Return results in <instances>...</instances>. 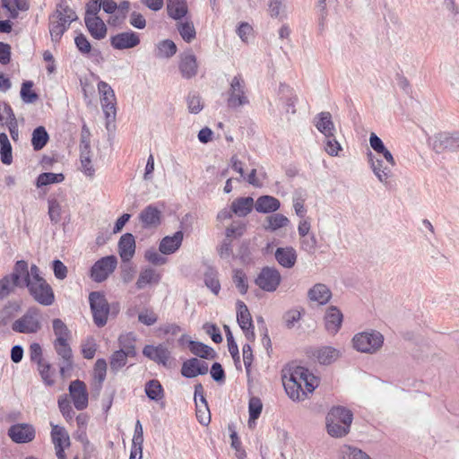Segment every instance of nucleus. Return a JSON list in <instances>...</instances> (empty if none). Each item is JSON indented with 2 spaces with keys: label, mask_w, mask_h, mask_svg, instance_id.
<instances>
[{
  "label": "nucleus",
  "mask_w": 459,
  "mask_h": 459,
  "mask_svg": "<svg viewBox=\"0 0 459 459\" xmlns=\"http://www.w3.org/2000/svg\"><path fill=\"white\" fill-rule=\"evenodd\" d=\"M288 396L293 401H303L307 394H311L319 384V379L304 367H297L282 379Z\"/></svg>",
  "instance_id": "obj_1"
},
{
  "label": "nucleus",
  "mask_w": 459,
  "mask_h": 459,
  "mask_svg": "<svg viewBox=\"0 0 459 459\" xmlns=\"http://www.w3.org/2000/svg\"><path fill=\"white\" fill-rule=\"evenodd\" d=\"M352 419L350 410L342 406L332 408L326 416L328 434L334 437L345 436L350 430Z\"/></svg>",
  "instance_id": "obj_2"
},
{
  "label": "nucleus",
  "mask_w": 459,
  "mask_h": 459,
  "mask_svg": "<svg viewBox=\"0 0 459 459\" xmlns=\"http://www.w3.org/2000/svg\"><path fill=\"white\" fill-rule=\"evenodd\" d=\"M42 328V313L39 308L30 307L20 318L12 324V330L19 333H36Z\"/></svg>",
  "instance_id": "obj_3"
},
{
  "label": "nucleus",
  "mask_w": 459,
  "mask_h": 459,
  "mask_svg": "<svg viewBox=\"0 0 459 459\" xmlns=\"http://www.w3.org/2000/svg\"><path fill=\"white\" fill-rule=\"evenodd\" d=\"M226 96L227 106L230 108L237 109L249 104L247 84L240 74L231 78Z\"/></svg>",
  "instance_id": "obj_4"
},
{
  "label": "nucleus",
  "mask_w": 459,
  "mask_h": 459,
  "mask_svg": "<svg viewBox=\"0 0 459 459\" xmlns=\"http://www.w3.org/2000/svg\"><path fill=\"white\" fill-rule=\"evenodd\" d=\"M383 334L376 330L359 333L352 339L354 349L363 353H376L383 346Z\"/></svg>",
  "instance_id": "obj_5"
},
{
  "label": "nucleus",
  "mask_w": 459,
  "mask_h": 459,
  "mask_svg": "<svg viewBox=\"0 0 459 459\" xmlns=\"http://www.w3.org/2000/svg\"><path fill=\"white\" fill-rule=\"evenodd\" d=\"M89 302L94 324L99 327L104 326L108 322L110 310L105 295L100 291H92L89 295Z\"/></svg>",
  "instance_id": "obj_6"
},
{
  "label": "nucleus",
  "mask_w": 459,
  "mask_h": 459,
  "mask_svg": "<svg viewBox=\"0 0 459 459\" xmlns=\"http://www.w3.org/2000/svg\"><path fill=\"white\" fill-rule=\"evenodd\" d=\"M33 299L42 306H51L55 302V293L45 279L29 282L26 286Z\"/></svg>",
  "instance_id": "obj_7"
},
{
  "label": "nucleus",
  "mask_w": 459,
  "mask_h": 459,
  "mask_svg": "<svg viewBox=\"0 0 459 459\" xmlns=\"http://www.w3.org/2000/svg\"><path fill=\"white\" fill-rule=\"evenodd\" d=\"M281 282V275L275 267L264 266L255 279V283L264 291H275Z\"/></svg>",
  "instance_id": "obj_8"
},
{
  "label": "nucleus",
  "mask_w": 459,
  "mask_h": 459,
  "mask_svg": "<svg viewBox=\"0 0 459 459\" xmlns=\"http://www.w3.org/2000/svg\"><path fill=\"white\" fill-rule=\"evenodd\" d=\"M367 156L375 176L382 184L387 186L389 179L393 176L392 169L395 166V160H394V163L388 162L386 160H382L377 155L373 154L370 151H368Z\"/></svg>",
  "instance_id": "obj_9"
},
{
  "label": "nucleus",
  "mask_w": 459,
  "mask_h": 459,
  "mask_svg": "<svg viewBox=\"0 0 459 459\" xmlns=\"http://www.w3.org/2000/svg\"><path fill=\"white\" fill-rule=\"evenodd\" d=\"M98 91L106 118L108 121L115 120L117 115V100L113 89L106 82L100 81L98 83Z\"/></svg>",
  "instance_id": "obj_10"
},
{
  "label": "nucleus",
  "mask_w": 459,
  "mask_h": 459,
  "mask_svg": "<svg viewBox=\"0 0 459 459\" xmlns=\"http://www.w3.org/2000/svg\"><path fill=\"white\" fill-rule=\"evenodd\" d=\"M117 265L115 255H108L98 260L91 269V277L96 282H102L111 274Z\"/></svg>",
  "instance_id": "obj_11"
},
{
  "label": "nucleus",
  "mask_w": 459,
  "mask_h": 459,
  "mask_svg": "<svg viewBox=\"0 0 459 459\" xmlns=\"http://www.w3.org/2000/svg\"><path fill=\"white\" fill-rule=\"evenodd\" d=\"M54 349L59 359V371L62 377H66V373L73 368L74 358L73 351L67 341L55 340Z\"/></svg>",
  "instance_id": "obj_12"
},
{
  "label": "nucleus",
  "mask_w": 459,
  "mask_h": 459,
  "mask_svg": "<svg viewBox=\"0 0 459 459\" xmlns=\"http://www.w3.org/2000/svg\"><path fill=\"white\" fill-rule=\"evenodd\" d=\"M432 147L437 153H442L446 151L455 152L458 150L459 132H443L436 134L432 141Z\"/></svg>",
  "instance_id": "obj_13"
},
{
  "label": "nucleus",
  "mask_w": 459,
  "mask_h": 459,
  "mask_svg": "<svg viewBox=\"0 0 459 459\" xmlns=\"http://www.w3.org/2000/svg\"><path fill=\"white\" fill-rule=\"evenodd\" d=\"M140 41L139 34L132 30L120 32L110 38L111 47L117 50L135 48Z\"/></svg>",
  "instance_id": "obj_14"
},
{
  "label": "nucleus",
  "mask_w": 459,
  "mask_h": 459,
  "mask_svg": "<svg viewBox=\"0 0 459 459\" xmlns=\"http://www.w3.org/2000/svg\"><path fill=\"white\" fill-rule=\"evenodd\" d=\"M8 436L17 444L29 443L35 438V429L30 424L18 423L10 427Z\"/></svg>",
  "instance_id": "obj_15"
},
{
  "label": "nucleus",
  "mask_w": 459,
  "mask_h": 459,
  "mask_svg": "<svg viewBox=\"0 0 459 459\" xmlns=\"http://www.w3.org/2000/svg\"><path fill=\"white\" fill-rule=\"evenodd\" d=\"M178 69L185 79H191L197 74V60L192 50L185 51L179 56Z\"/></svg>",
  "instance_id": "obj_16"
},
{
  "label": "nucleus",
  "mask_w": 459,
  "mask_h": 459,
  "mask_svg": "<svg viewBox=\"0 0 459 459\" xmlns=\"http://www.w3.org/2000/svg\"><path fill=\"white\" fill-rule=\"evenodd\" d=\"M70 395L77 410H83L88 405V394L85 384L81 380H74L69 385Z\"/></svg>",
  "instance_id": "obj_17"
},
{
  "label": "nucleus",
  "mask_w": 459,
  "mask_h": 459,
  "mask_svg": "<svg viewBox=\"0 0 459 459\" xmlns=\"http://www.w3.org/2000/svg\"><path fill=\"white\" fill-rule=\"evenodd\" d=\"M143 354L158 364L164 367L169 366L170 351L162 344L158 346L146 345L143 350Z\"/></svg>",
  "instance_id": "obj_18"
},
{
  "label": "nucleus",
  "mask_w": 459,
  "mask_h": 459,
  "mask_svg": "<svg viewBox=\"0 0 459 459\" xmlns=\"http://www.w3.org/2000/svg\"><path fill=\"white\" fill-rule=\"evenodd\" d=\"M208 372V364L196 358L189 359L183 362L181 374L186 378H193L198 375H205Z\"/></svg>",
  "instance_id": "obj_19"
},
{
  "label": "nucleus",
  "mask_w": 459,
  "mask_h": 459,
  "mask_svg": "<svg viewBox=\"0 0 459 459\" xmlns=\"http://www.w3.org/2000/svg\"><path fill=\"white\" fill-rule=\"evenodd\" d=\"M9 277L13 287H26L28 277V263L24 260H19L15 263L12 273L6 275Z\"/></svg>",
  "instance_id": "obj_20"
},
{
  "label": "nucleus",
  "mask_w": 459,
  "mask_h": 459,
  "mask_svg": "<svg viewBox=\"0 0 459 459\" xmlns=\"http://www.w3.org/2000/svg\"><path fill=\"white\" fill-rule=\"evenodd\" d=\"M342 313L334 306L327 308L325 315V325L326 331L331 334H335L341 328L342 323Z\"/></svg>",
  "instance_id": "obj_21"
},
{
  "label": "nucleus",
  "mask_w": 459,
  "mask_h": 459,
  "mask_svg": "<svg viewBox=\"0 0 459 459\" xmlns=\"http://www.w3.org/2000/svg\"><path fill=\"white\" fill-rule=\"evenodd\" d=\"M274 257L281 266L290 269L295 265L298 255L294 247H285L276 248Z\"/></svg>",
  "instance_id": "obj_22"
},
{
  "label": "nucleus",
  "mask_w": 459,
  "mask_h": 459,
  "mask_svg": "<svg viewBox=\"0 0 459 459\" xmlns=\"http://www.w3.org/2000/svg\"><path fill=\"white\" fill-rule=\"evenodd\" d=\"M119 255L124 263L129 262L135 252V240L131 233L121 236L118 241Z\"/></svg>",
  "instance_id": "obj_23"
},
{
  "label": "nucleus",
  "mask_w": 459,
  "mask_h": 459,
  "mask_svg": "<svg viewBox=\"0 0 459 459\" xmlns=\"http://www.w3.org/2000/svg\"><path fill=\"white\" fill-rule=\"evenodd\" d=\"M161 212L152 204L146 206L139 214L143 228H155L160 223Z\"/></svg>",
  "instance_id": "obj_24"
},
{
  "label": "nucleus",
  "mask_w": 459,
  "mask_h": 459,
  "mask_svg": "<svg viewBox=\"0 0 459 459\" xmlns=\"http://www.w3.org/2000/svg\"><path fill=\"white\" fill-rule=\"evenodd\" d=\"M183 238L184 234L181 230L175 232L173 236L164 237L160 243V252L162 255H170L175 253L180 247Z\"/></svg>",
  "instance_id": "obj_25"
},
{
  "label": "nucleus",
  "mask_w": 459,
  "mask_h": 459,
  "mask_svg": "<svg viewBox=\"0 0 459 459\" xmlns=\"http://www.w3.org/2000/svg\"><path fill=\"white\" fill-rule=\"evenodd\" d=\"M85 26L91 36L98 40L103 39L107 36V26L100 17H84Z\"/></svg>",
  "instance_id": "obj_26"
},
{
  "label": "nucleus",
  "mask_w": 459,
  "mask_h": 459,
  "mask_svg": "<svg viewBox=\"0 0 459 459\" xmlns=\"http://www.w3.org/2000/svg\"><path fill=\"white\" fill-rule=\"evenodd\" d=\"M307 297L311 301L325 305L332 298V291L325 284L316 283L308 290Z\"/></svg>",
  "instance_id": "obj_27"
},
{
  "label": "nucleus",
  "mask_w": 459,
  "mask_h": 459,
  "mask_svg": "<svg viewBox=\"0 0 459 459\" xmlns=\"http://www.w3.org/2000/svg\"><path fill=\"white\" fill-rule=\"evenodd\" d=\"M315 126L325 136H333V134L335 133V126L330 112L319 113L315 118Z\"/></svg>",
  "instance_id": "obj_28"
},
{
  "label": "nucleus",
  "mask_w": 459,
  "mask_h": 459,
  "mask_svg": "<svg viewBox=\"0 0 459 459\" xmlns=\"http://www.w3.org/2000/svg\"><path fill=\"white\" fill-rule=\"evenodd\" d=\"M255 210L258 212L269 213L277 211L280 208V201L271 195H263L254 202Z\"/></svg>",
  "instance_id": "obj_29"
},
{
  "label": "nucleus",
  "mask_w": 459,
  "mask_h": 459,
  "mask_svg": "<svg viewBox=\"0 0 459 459\" xmlns=\"http://www.w3.org/2000/svg\"><path fill=\"white\" fill-rule=\"evenodd\" d=\"M230 206L234 214L238 217H245L252 212L255 206L254 199L250 196L238 197L231 203Z\"/></svg>",
  "instance_id": "obj_30"
},
{
  "label": "nucleus",
  "mask_w": 459,
  "mask_h": 459,
  "mask_svg": "<svg viewBox=\"0 0 459 459\" xmlns=\"http://www.w3.org/2000/svg\"><path fill=\"white\" fill-rule=\"evenodd\" d=\"M69 27L70 25L62 18H56L53 14L49 16V33L52 41L58 42Z\"/></svg>",
  "instance_id": "obj_31"
},
{
  "label": "nucleus",
  "mask_w": 459,
  "mask_h": 459,
  "mask_svg": "<svg viewBox=\"0 0 459 459\" xmlns=\"http://www.w3.org/2000/svg\"><path fill=\"white\" fill-rule=\"evenodd\" d=\"M168 15L174 20H180L187 13L186 0H167Z\"/></svg>",
  "instance_id": "obj_32"
},
{
  "label": "nucleus",
  "mask_w": 459,
  "mask_h": 459,
  "mask_svg": "<svg viewBox=\"0 0 459 459\" xmlns=\"http://www.w3.org/2000/svg\"><path fill=\"white\" fill-rule=\"evenodd\" d=\"M160 280V274L153 268H144L140 272L139 277L136 281V288L138 290H143L148 284L158 283Z\"/></svg>",
  "instance_id": "obj_33"
},
{
  "label": "nucleus",
  "mask_w": 459,
  "mask_h": 459,
  "mask_svg": "<svg viewBox=\"0 0 459 459\" xmlns=\"http://www.w3.org/2000/svg\"><path fill=\"white\" fill-rule=\"evenodd\" d=\"M279 94L281 95V99L285 103L286 112L295 114V105L298 100V98L294 94L293 90L290 89L288 85L281 83L279 87Z\"/></svg>",
  "instance_id": "obj_34"
},
{
  "label": "nucleus",
  "mask_w": 459,
  "mask_h": 459,
  "mask_svg": "<svg viewBox=\"0 0 459 459\" xmlns=\"http://www.w3.org/2000/svg\"><path fill=\"white\" fill-rule=\"evenodd\" d=\"M369 143L371 148L377 152L376 155H382L388 162L394 163L392 153L385 148L383 141L375 133H371Z\"/></svg>",
  "instance_id": "obj_35"
},
{
  "label": "nucleus",
  "mask_w": 459,
  "mask_h": 459,
  "mask_svg": "<svg viewBox=\"0 0 459 459\" xmlns=\"http://www.w3.org/2000/svg\"><path fill=\"white\" fill-rule=\"evenodd\" d=\"M53 15L56 18H62L69 25L78 18L76 13L65 2H61L56 5V10Z\"/></svg>",
  "instance_id": "obj_36"
},
{
  "label": "nucleus",
  "mask_w": 459,
  "mask_h": 459,
  "mask_svg": "<svg viewBox=\"0 0 459 459\" xmlns=\"http://www.w3.org/2000/svg\"><path fill=\"white\" fill-rule=\"evenodd\" d=\"M188 348L194 355L198 356L200 358L212 359L215 356L212 348L200 342L189 341Z\"/></svg>",
  "instance_id": "obj_37"
},
{
  "label": "nucleus",
  "mask_w": 459,
  "mask_h": 459,
  "mask_svg": "<svg viewBox=\"0 0 459 459\" xmlns=\"http://www.w3.org/2000/svg\"><path fill=\"white\" fill-rule=\"evenodd\" d=\"M320 364L329 365L339 358V351L333 347H323L315 355Z\"/></svg>",
  "instance_id": "obj_38"
},
{
  "label": "nucleus",
  "mask_w": 459,
  "mask_h": 459,
  "mask_svg": "<svg viewBox=\"0 0 459 459\" xmlns=\"http://www.w3.org/2000/svg\"><path fill=\"white\" fill-rule=\"evenodd\" d=\"M0 159L5 165L13 162L12 145L5 133L0 134Z\"/></svg>",
  "instance_id": "obj_39"
},
{
  "label": "nucleus",
  "mask_w": 459,
  "mask_h": 459,
  "mask_svg": "<svg viewBox=\"0 0 459 459\" xmlns=\"http://www.w3.org/2000/svg\"><path fill=\"white\" fill-rule=\"evenodd\" d=\"M237 320L241 329L253 325V321L249 310L243 301L237 302Z\"/></svg>",
  "instance_id": "obj_40"
},
{
  "label": "nucleus",
  "mask_w": 459,
  "mask_h": 459,
  "mask_svg": "<svg viewBox=\"0 0 459 459\" xmlns=\"http://www.w3.org/2000/svg\"><path fill=\"white\" fill-rule=\"evenodd\" d=\"M204 283L211 291L218 295L221 290V283L218 279V272L212 267H208L204 273Z\"/></svg>",
  "instance_id": "obj_41"
},
{
  "label": "nucleus",
  "mask_w": 459,
  "mask_h": 459,
  "mask_svg": "<svg viewBox=\"0 0 459 459\" xmlns=\"http://www.w3.org/2000/svg\"><path fill=\"white\" fill-rule=\"evenodd\" d=\"M52 426L51 437L52 441L55 446H70V438L63 427H59L57 425Z\"/></svg>",
  "instance_id": "obj_42"
},
{
  "label": "nucleus",
  "mask_w": 459,
  "mask_h": 459,
  "mask_svg": "<svg viewBox=\"0 0 459 459\" xmlns=\"http://www.w3.org/2000/svg\"><path fill=\"white\" fill-rule=\"evenodd\" d=\"M49 139L48 134L45 127L38 126L32 132L31 144L35 151H39L45 147Z\"/></svg>",
  "instance_id": "obj_43"
},
{
  "label": "nucleus",
  "mask_w": 459,
  "mask_h": 459,
  "mask_svg": "<svg viewBox=\"0 0 459 459\" xmlns=\"http://www.w3.org/2000/svg\"><path fill=\"white\" fill-rule=\"evenodd\" d=\"M177 52L176 44L170 39H164L159 42L157 45V57L169 58L173 56Z\"/></svg>",
  "instance_id": "obj_44"
},
{
  "label": "nucleus",
  "mask_w": 459,
  "mask_h": 459,
  "mask_svg": "<svg viewBox=\"0 0 459 459\" xmlns=\"http://www.w3.org/2000/svg\"><path fill=\"white\" fill-rule=\"evenodd\" d=\"M134 341L135 340L132 333L120 335L118 338V342L120 346L119 351H123L130 357H134L136 355Z\"/></svg>",
  "instance_id": "obj_45"
},
{
  "label": "nucleus",
  "mask_w": 459,
  "mask_h": 459,
  "mask_svg": "<svg viewBox=\"0 0 459 459\" xmlns=\"http://www.w3.org/2000/svg\"><path fill=\"white\" fill-rule=\"evenodd\" d=\"M145 394L149 399L158 401L163 397V388L158 380L152 379L146 383Z\"/></svg>",
  "instance_id": "obj_46"
},
{
  "label": "nucleus",
  "mask_w": 459,
  "mask_h": 459,
  "mask_svg": "<svg viewBox=\"0 0 459 459\" xmlns=\"http://www.w3.org/2000/svg\"><path fill=\"white\" fill-rule=\"evenodd\" d=\"M177 27L180 36L186 42L190 43L195 39L196 31L192 22H179Z\"/></svg>",
  "instance_id": "obj_47"
},
{
  "label": "nucleus",
  "mask_w": 459,
  "mask_h": 459,
  "mask_svg": "<svg viewBox=\"0 0 459 459\" xmlns=\"http://www.w3.org/2000/svg\"><path fill=\"white\" fill-rule=\"evenodd\" d=\"M64 179L65 176L62 173H41L37 178V186L41 187L54 183H60L64 181Z\"/></svg>",
  "instance_id": "obj_48"
},
{
  "label": "nucleus",
  "mask_w": 459,
  "mask_h": 459,
  "mask_svg": "<svg viewBox=\"0 0 459 459\" xmlns=\"http://www.w3.org/2000/svg\"><path fill=\"white\" fill-rule=\"evenodd\" d=\"M38 370L39 375L43 380V382L48 385L52 386L55 384L54 374L55 370L52 369V367L49 363L44 361L38 365Z\"/></svg>",
  "instance_id": "obj_49"
},
{
  "label": "nucleus",
  "mask_w": 459,
  "mask_h": 459,
  "mask_svg": "<svg viewBox=\"0 0 459 459\" xmlns=\"http://www.w3.org/2000/svg\"><path fill=\"white\" fill-rule=\"evenodd\" d=\"M130 357L123 351H116L110 357V368L113 372H117L122 368L127 361V358Z\"/></svg>",
  "instance_id": "obj_50"
},
{
  "label": "nucleus",
  "mask_w": 459,
  "mask_h": 459,
  "mask_svg": "<svg viewBox=\"0 0 459 459\" xmlns=\"http://www.w3.org/2000/svg\"><path fill=\"white\" fill-rule=\"evenodd\" d=\"M233 281L241 294H246L248 290L247 275L241 269L233 270Z\"/></svg>",
  "instance_id": "obj_51"
},
{
  "label": "nucleus",
  "mask_w": 459,
  "mask_h": 459,
  "mask_svg": "<svg viewBox=\"0 0 459 459\" xmlns=\"http://www.w3.org/2000/svg\"><path fill=\"white\" fill-rule=\"evenodd\" d=\"M11 2L12 0H2V5L4 8L10 12L11 17L13 19H15L18 16L17 10L26 11L29 9V4L27 0H13L16 8L12 7Z\"/></svg>",
  "instance_id": "obj_52"
},
{
  "label": "nucleus",
  "mask_w": 459,
  "mask_h": 459,
  "mask_svg": "<svg viewBox=\"0 0 459 459\" xmlns=\"http://www.w3.org/2000/svg\"><path fill=\"white\" fill-rule=\"evenodd\" d=\"M33 82L30 81H26L22 83L21 89V98L25 103H34L39 96L36 92L32 91Z\"/></svg>",
  "instance_id": "obj_53"
},
{
  "label": "nucleus",
  "mask_w": 459,
  "mask_h": 459,
  "mask_svg": "<svg viewBox=\"0 0 459 459\" xmlns=\"http://www.w3.org/2000/svg\"><path fill=\"white\" fill-rule=\"evenodd\" d=\"M91 151L80 152L81 169L88 177H93L95 169L91 163Z\"/></svg>",
  "instance_id": "obj_54"
},
{
  "label": "nucleus",
  "mask_w": 459,
  "mask_h": 459,
  "mask_svg": "<svg viewBox=\"0 0 459 459\" xmlns=\"http://www.w3.org/2000/svg\"><path fill=\"white\" fill-rule=\"evenodd\" d=\"M107 362L104 359H99L95 362L93 368L94 380L98 382L99 386L101 387L102 383L106 378Z\"/></svg>",
  "instance_id": "obj_55"
},
{
  "label": "nucleus",
  "mask_w": 459,
  "mask_h": 459,
  "mask_svg": "<svg viewBox=\"0 0 459 459\" xmlns=\"http://www.w3.org/2000/svg\"><path fill=\"white\" fill-rule=\"evenodd\" d=\"M52 324L54 333L56 336V340L67 341L70 331L66 325L59 318L54 319Z\"/></svg>",
  "instance_id": "obj_56"
},
{
  "label": "nucleus",
  "mask_w": 459,
  "mask_h": 459,
  "mask_svg": "<svg viewBox=\"0 0 459 459\" xmlns=\"http://www.w3.org/2000/svg\"><path fill=\"white\" fill-rule=\"evenodd\" d=\"M342 454L343 459H371L370 456L362 450L351 446H343Z\"/></svg>",
  "instance_id": "obj_57"
},
{
  "label": "nucleus",
  "mask_w": 459,
  "mask_h": 459,
  "mask_svg": "<svg viewBox=\"0 0 459 459\" xmlns=\"http://www.w3.org/2000/svg\"><path fill=\"white\" fill-rule=\"evenodd\" d=\"M225 333H226V338L228 342V349L232 356L235 362H238L239 360V352L238 345L234 340L233 334L228 325H224Z\"/></svg>",
  "instance_id": "obj_58"
},
{
  "label": "nucleus",
  "mask_w": 459,
  "mask_h": 459,
  "mask_svg": "<svg viewBox=\"0 0 459 459\" xmlns=\"http://www.w3.org/2000/svg\"><path fill=\"white\" fill-rule=\"evenodd\" d=\"M268 228L272 230H276L280 228L286 226L289 222V220L286 216L281 213H274L268 217Z\"/></svg>",
  "instance_id": "obj_59"
},
{
  "label": "nucleus",
  "mask_w": 459,
  "mask_h": 459,
  "mask_svg": "<svg viewBox=\"0 0 459 459\" xmlns=\"http://www.w3.org/2000/svg\"><path fill=\"white\" fill-rule=\"evenodd\" d=\"M187 108L190 113L197 114L203 109L201 98L195 92H190L186 99Z\"/></svg>",
  "instance_id": "obj_60"
},
{
  "label": "nucleus",
  "mask_w": 459,
  "mask_h": 459,
  "mask_svg": "<svg viewBox=\"0 0 459 459\" xmlns=\"http://www.w3.org/2000/svg\"><path fill=\"white\" fill-rule=\"evenodd\" d=\"M342 150L340 143L336 140L334 134L333 136H325V151L330 156H338L339 152Z\"/></svg>",
  "instance_id": "obj_61"
},
{
  "label": "nucleus",
  "mask_w": 459,
  "mask_h": 459,
  "mask_svg": "<svg viewBox=\"0 0 459 459\" xmlns=\"http://www.w3.org/2000/svg\"><path fill=\"white\" fill-rule=\"evenodd\" d=\"M48 215L52 223L56 224L61 219V205L56 199L48 200Z\"/></svg>",
  "instance_id": "obj_62"
},
{
  "label": "nucleus",
  "mask_w": 459,
  "mask_h": 459,
  "mask_svg": "<svg viewBox=\"0 0 459 459\" xmlns=\"http://www.w3.org/2000/svg\"><path fill=\"white\" fill-rule=\"evenodd\" d=\"M262 403L259 398L253 397L249 401L248 410H249V423L252 420H255L261 414L262 411Z\"/></svg>",
  "instance_id": "obj_63"
},
{
  "label": "nucleus",
  "mask_w": 459,
  "mask_h": 459,
  "mask_svg": "<svg viewBox=\"0 0 459 459\" xmlns=\"http://www.w3.org/2000/svg\"><path fill=\"white\" fill-rule=\"evenodd\" d=\"M196 405V418L198 421L204 425L207 426L211 421V414L209 411L208 405H200L199 403Z\"/></svg>",
  "instance_id": "obj_64"
}]
</instances>
